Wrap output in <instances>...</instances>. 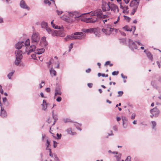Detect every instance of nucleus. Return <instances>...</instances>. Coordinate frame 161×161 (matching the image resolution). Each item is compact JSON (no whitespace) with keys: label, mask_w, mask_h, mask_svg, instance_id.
<instances>
[{"label":"nucleus","mask_w":161,"mask_h":161,"mask_svg":"<svg viewBox=\"0 0 161 161\" xmlns=\"http://www.w3.org/2000/svg\"><path fill=\"white\" fill-rule=\"evenodd\" d=\"M41 25L42 28H44L46 29L48 34H50L53 30L48 27L47 22L44 21L42 22L41 23Z\"/></svg>","instance_id":"11"},{"label":"nucleus","mask_w":161,"mask_h":161,"mask_svg":"<svg viewBox=\"0 0 161 161\" xmlns=\"http://www.w3.org/2000/svg\"><path fill=\"white\" fill-rule=\"evenodd\" d=\"M118 22V21L116 20L113 23L108 24L106 25L105 28L102 29V31L107 35H110L111 33L114 31L115 33H117L118 29H115L114 27Z\"/></svg>","instance_id":"2"},{"label":"nucleus","mask_w":161,"mask_h":161,"mask_svg":"<svg viewBox=\"0 0 161 161\" xmlns=\"http://www.w3.org/2000/svg\"><path fill=\"white\" fill-rule=\"evenodd\" d=\"M57 139H59L61 138V134H58V133H57Z\"/></svg>","instance_id":"44"},{"label":"nucleus","mask_w":161,"mask_h":161,"mask_svg":"<svg viewBox=\"0 0 161 161\" xmlns=\"http://www.w3.org/2000/svg\"><path fill=\"white\" fill-rule=\"evenodd\" d=\"M151 123L152 125V129L153 130H156V128H155V127L156 125V122L154 121H152Z\"/></svg>","instance_id":"29"},{"label":"nucleus","mask_w":161,"mask_h":161,"mask_svg":"<svg viewBox=\"0 0 161 161\" xmlns=\"http://www.w3.org/2000/svg\"><path fill=\"white\" fill-rule=\"evenodd\" d=\"M157 64L158 65L159 68H160L161 67V66L160 65V63L158 61H157Z\"/></svg>","instance_id":"57"},{"label":"nucleus","mask_w":161,"mask_h":161,"mask_svg":"<svg viewBox=\"0 0 161 161\" xmlns=\"http://www.w3.org/2000/svg\"><path fill=\"white\" fill-rule=\"evenodd\" d=\"M56 12L57 13L58 15H60L63 13V12L62 11L59 10H56Z\"/></svg>","instance_id":"37"},{"label":"nucleus","mask_w":161,"mask_h":161,"mask_svg":"<svg viewBox=\"0 0 161 161\" xmlns=\"http://www.w3.org/2000/svg\"><path fill=\"white\" fill-rule=\"evenodd\" d=\"M123 121V125L124 128H126V125H125V121H124V120H123V121Z\"/></svg>","instance_id":"61"},{"label":"nucleus","mask_w":161,"mask_h":161,"mask_svg":"<svg viewBox=\"0 0 161 161\" xmlns=\"http://www.w3.org/2000/svg\"><path fill=\"white\" fill-rule=\"evenodd\" d=\"M53 21L54 20H53L51 22V24L52 27L55 29H59L60 27L58 26H55V25L53 23Z\"/></svg>","instance_id":"28"},{"label":"nucleus","mask_w":161,"mask_h":161,"mask_svg":"<svg viewBox=\"0 0 161 161\" xmlns=\"http://www.w3.org/2000/svg\"><path fill=\"white\" fill-rule=\"evenodd\" d=\"M45 49L43 48H37L35 53L38 54H41L44 52Z\"/></svg>","instance_id":"21"},{"label":"nucleus","mask_w":161,"mask_h":161,"mask_svg":"<svg viewBox=\"0 0 161 161\" xmlns=\"http://www.w3.org/2000/svg\"><path fill=\"white\" fill-rule=\"evenodd\" d=\"M46 137V135L44 134L42 135V140L43 141H44V138Z\"/></svg>","instance_id":"56"},{"label":"nucleus","mask_w":161,"mask_h":161,"mask_svg":"<svg viewBox=\"0 0 161 161\" xmlns=\"http://www.w3.org/2000/svg\"><path fill=\"white\" fill-rule=\"evenodd\" d=\"M44 85V81H42L41 82V83H40L39 84V86H40V88H41Z\"/></svg>","instance_id":"38"},{"label":"nucleus","mask_w":161,"mask_h":161,"mask_svg":"<svg viewBox=\"0 0 161 161\" xmlns=\"http://www.w3.org/2000/svg\"><path fill=\"white\" fill-rule=\"evenodd\" d=\"M49 156L51 157L52 159H50V161H53L52 159H58V157L55 154H53L51 151V149H49Z\"/></svg>","instance_id":"18"},{"label":"nucleus","mask_w":161,"mask_h":161,"mask_svg":"<svg viewBox=\"0 0 161 161\" xmlns=\"http://www.w3.org/2000/svg\"><path fill=\"white\" fill-rule=\"evenodd\" d=\"M93 84L92 83H88L87 84L88 86L90 88H92V86Z\"/></svg>","instance_id":"49"},{"label":"nucleus","mask_w":161,"mask_h":161,"mask_svg":"<svg viewBox=\"0 0 161 161\" xmlns=\"http://www.w3.org/2000/svg\"><path fill=\"white\" fill-rule=\"evenodd\" d=\"M128 42H129V45L130 47L133 49H137V46L135 44V42H134L133 41L129 39Z\"/></svg>","instance_id":"14"},{"label":"nucleus","mask_w":161,"mask_h":161,"mask_svg":"<svg viewBox=\"0 0 161 161\" xmlns=\"http://www.w3.org/2000/svg\"><path fill=\"white\" fill-rule=\"evenodd\" d=\"M137 8V7H136V6H135V7L133 8L132 11L131 12V14H134L135 12L136 11Z\"/></svg>","instance_id":"34"},{"label":"nucleus","mask_w":161,"mask_h":161,"mask_svg":"<svg viewBox=\"0 0 161 161\" xmlns=\"http://www.w3.org/2000/svg\"><path fill=\"white\" fill-rule=\"evenodd\" d=\"M49 145H50V142L48 141V139H47V143L46 144V146L47 147L46 148V150H49V148H48V146Z\"/></svg>","instance_id":"33"},{"label":"nucleus","mask_w":161,"mask_h":161,"mask_svg":"<svg viewBox=\"0 0 161 161\" xmlns=\"http://www.w3.org/2000/svg\"><path fill=\"white\" fill-rule=\"evenodd\" d=\"M61 98L60 97H58L56 99V101L58 102H60L61 101Z\"/></svg>","instance_id":"48"},{"label":"nucleus","mask_w":161,"mask_h":161,"mask_svg":"<svg viewBox=\"0 0 161 161\" xmlns=\"http://www.w3.org/2000/svg\"><path fill=\"white\" fill-rule=\"evenodd\" d=\"M53 146L54 148H55L57 146V143L55 141H53Z\"/></svg>","instance_id":"47"},{"label":"nucleus","mask_w":161,"mask_h":161,"mask_svg":"<svg viewBox=\"0 0 161 161\" xmlns=\"http://www.w3.org/2000/svg\"><path fill=\"white\" fill-rule=\"evenodd\" d=\"M95 30L93 31V32L94 33V34L96 36L98 37H99L100 36V35L99 34V30L98 28H95Z\"/></svg>","instance_id":"24"},{"label":"nucleus","mask_w":161,"mask_h":161,"mask_svg":"<svg viewBox=\"0 0 161 161\" xmlns=\"http://www.w3.org/2000/svg\"><path fill=\"white\" fill-rule=\"evenodd\" d=\"M131 159V157L130 156H128L125 159V161H130Z\"/></svg>","instance_id":"45"},{"label":"nucleus","mask_w":161,"mask_h":161,"mask_svg":"<svg viewBox=\"0 0 161 161\" xmlns=\"http://www.w3.org/2000/svg\"><path fill=\"white\" fill-rule=\"evenodd\" d=\"M50 35L53 36L64 37L65 35V33L64 31L61 30H53Z\"/></svg>","instance_id":"6"},{"label":"nucleus","mask_w":161,"mask_h":161,"mask_svg":"<svg viewBox=\"0 0 161 161\" xmlns=\"http://www.w3.org/2000/svg\"><path fill=\"white\" fill-rule=\"evenodd\" d=\"M136 115L135 114H132L131 116V119H134L135 118Z\"/></svg>","instance_id":"50"},{"label":"nucleus","mask_w":161,"mask_h":161,"mask_svg":"<svg viewBox=\"0 0 161 161\" xmlns=\"http://www.w3.org/2000/svg\"><path fill=\"white\" fill-rule=\"evenodd\" d=\"M45 91L47 92H49L50 91V89L49 88H47L45 89Z\"/></svg>","instance_id":"55"},{"label":"nucleus","mask_w":161,"mask_h":161,"mask_svg":"<svg viewBox=\"0 0 161 161\" xmlns=\"http://www.w3.org/2000/svg\"><path fill=\"white\" fill-rule=\"evenodd\" d=\"M147 55V57L150 60H152L153 59L152 56L151 54V53L149 52H147V53H146Z\"/></svg>","instance_id":"30"},{"label":"nucleus","mask_w":161,"mask_h":161,"mask_svg":"<svg viewBox=\"0 0 161 161\" xmlns=\"http://www.w3.org/2000/svg\"><path fill=\"white\" fill-rule=\"evenodd\" d=\"M40 95L41 96V97H43V98H46V97L44 96L43 93L42 92H41L40 93Z\"/></svg>","instance_id":"52"},{"label":"nucleus","mask_w":161,"mask_h":161,"mask_svg":"<svg viewBox=\"0 0 161 161\" xmlns=\"http://www.w3.org/2000/svg\"><path fill=\"white\" fill-rule=\"evenodd\" d=\"M116 158V160L117 161H119L120 160L121 155L120 154L118 156H115Z\"/></svg>","instance_id":"36"},{"label":"nucleus","mask_w":161,"mask_h":161,"mask_svg":"<svg viewBox=\"0 0 161 161\" xmlns=\"http://www.w3.org/2000/svg\"><path fill=\"white\" fill-rule=\"evenodd\" d=\"M110 4V2H106L105 1H103L101 6L102 11L103 12L108 11L107 12H109ZM109 12L112 14V16L110 17H111L113 16L112 14L110 12Z\"/></svg>","instance_id":"7"},{"label":"nucleus","mask_w":161,"mask_h":161,"mask_svg":"<svg viewBox=\"0 0 161 161\" xmlns=\"http://www.w3.org/2000/svg\"><path fill=\"white\" fill-rule=\"evenodd\" d=\"M73 43H71L70 45L69 46V51L70 52L72 48L73 47Z\"/></svg>","instance_id":"42"},{"label":"nucleus","mask_w":161,"mask_h":161,"mask_svg":"<svg viewBox=\"0 0 161 161\" xmlns=\"http://www.w3.org/2000/svg\"><path fill=\"white\" fill-rule=\"evenodd\" d=\"M123 28L127 31H132V29H134V30L133 31V33H134L135 30H136V27L135 26H132L131 28H130L129 27H128L127 26H125Z\"/></svg>","instance_id":"20"},{"label":"nucleus","mask_w":161,"mask_h":161,"mask_svg":"<svg viewBox=\"0 0 161 161\" xmlns=\"http://www.w3.org/2000/svg\"><path fill=\"white\" fill-rule=\"evenodd\" d=\"M121 76L122 77L123 79H126L127 78L126 76L122 74H121Z\"/></svg>","instance_id":"59"},{"label":"nucleus","mask_w":161,"mask_h":161,"mask_svg":"<svg viewBox=\"0 0 161 161\" xmlns=\"http://www.w3.org/2000/svg\"><path fill=\"white\" fill-rule=\"evenodd\" d=\"M0 92L1 94L3 93V89L2 88V86H1V87H0Z\"/></svg>","instance_id":"60"},{"label":"nucleus","mask_w":161,"mask_h":161,"mask_svg":"<svg viewBox=\"0 0 161 161\" xmlns=\"http://www.w3.org/2000/svg\"><path fill=\"white\" fill-rule=\"evenodd\" d=\"M118 74H119L118 71H114L112 73V75H117Z\"/></svg>","instance_id":"43"},{"label":"nucleus","mask_w":161,"mask_h":161,"mask_svg":"<svg viewBox=\"0 0 161 161\" xmlns=\"http://www.w3.org/2000/svg\"><path fill=\"white\" fill-rule=\"evenodd\" d=\"M31 57L33 58V59H36V55L35 54H33L31 55Z\"/></svg>","instance_id":"53"},{"label":"nucleus","mask_w":161,"mask_h":161,"mask_svg":"<svg viewBox=\"0 0 161 161\" xmlns=\"http://www.w3.org/2000/svg\"><path fill=\"white\" fill-rule=\"evenodd\" d=\"M3 19L2 18L0 17V23H3Z\"/></svg>","instance_id":"62"},{"label":"nucleus","mask_w":161,"mask_h":161,"mask_svg":"<svg viewBox=\"0 0 161 161\" xmlns=\"http://www.w3.org/2000/svg\"><path fill=\"white\" fill-rule=\"evenodd\" d=\"M50 73L52 77H53V76H56V71L55 70L53 69V67H52L51 69L50 70Z\"/></svg>","instance_id":"23"},{"label":"nucleus","mask_w":161,"mask_h":161,"mask_svg":"<svg viewBox=\"0 0 161 161\" xmlns=\"http://www.w3.org/2000/svg\"><path fill=\"white\" fill-rule=\"evenodd\" d=\"M150 112L152 114L150 116L152 118H153V117H156L158 116L159 114V111L156 108H154L150 110Z\"/></svg>","instance_id":"12"},{"label":"nucleus","mask_w":161,"mask_h":161,"mask_svg":"<svg viewBox=\"0 0 161 161\" xmlns=\"http://www.w3.org/2000/svg\"><path fill=\"white\" fill-rule=\"evenodd\" d=\"M109 20V19L108 18V19H104V20H103L102 21H103V22L104 23H105V22H106L107 20Z\"/></svg>","instance_id":"63"},{"label":"nucleus","mask_w":161,"mask_h":161,"mask_svg":"<svg viewBox=\"0 0 161 161\" xmlns=\"http://www.w3.org/2000/svg\"><path fill=\"white\" fill-rule=\"evenodd\" d=\"M69 36L68 35V36H67L64 38V40H65V41H68V40H69Z\"/></svg>","instance_id":"54"},{"label":"nucleus","mask_w":161,"mask_h":161,"mask_svg":"<svg viewBox=\"0 0 161 161\" xmlns=\"http://www.w3.org/2000/svg\"><path fill=\"white\" fill-rule=\"evenodd\" d=\"M14 70H12L11 72L9 73L7 75V76L9 79H11V77L14 74Z\"/></svg>","instance_id":"26"},{"label":"nucleus","mask_w":161,"mask_h":161,"mask_svg":"<svg viewBox=\"0 0 161 161\" xmlns=\"http://www.w3.org/2000/svg\"><path fill=\"white\" fill-rule=\"evenodd\" d=\"M91 71V69L90 68H88L86 70V72L87 73H90Z\"/></svg>","instance_id":"51"},{"label":"nucleus","mask_w":161,"mask_h":161,"mask_svg":"<svg viewBox=\"0 0 161 161\" xmlns=\"http://www.w3.org/2000/svg\"><path fill=\"white\" fill-rule=\"evenodd\" d=\"M83 34V32H77L69 36V40H81L83 39V36L81 35Z\"/></svg>","instance_id":"5"},{"label":"nucleus","mask_w":161,"mask_h":161,"mask_svg":"<svg viewBox=\"0 0 161 161\" xmlns=\"http://www.w3.org/2000/svg\"><path fill=\"white\" fill-rule=\"evenodd\" d=\"M76 12L72 13L67 12L64 15L61 17V18L66 21L70 23L74 21L76 18H80L81 19L83 17V19H81L82 21L87 23H92L97 21V18H105L110 17L112 16L111 14L109 12H107L105 15L102 14V11L100 9L87 13L89 14L91 17L86 18L85 17L86 14H84L81 15H76Z\"/></svg>","instance_id":"1"},{"label":"nucleus","mask_w":161,"mask_h":161,"mask_svg":"<svg viewBox=\"0 0 161 161\" xmlns=\"http://www.w3.org/2000/svg\"><path fill=\"white\" fill-rule=\"evenodd\" d=\"M118 96L120 97L123 95V91H119L118 92Z\"/></svg>","instance_id":"41"},{"label":"nucleus","mask_w":161,"mask_h":161,"mask_svg":"<svg viewBox=\"0 0 161 161\" xmlns=\"http://www.w3.org/2000/svg\"><path fill=\"white\" fill-rule=\"evenodd\" d=\"M40 45L42 46H46L47 44V42L46 41V37L44 36L42 37L40 42L39 43Z\"/></svg>","instance_id":"16"},{"label":"nucleus","mask_w":161,"mask_h":161,"mask_svg":"<svg viewBox=\"0 0 161 161\" xmlns=\"http://www.w3.org/2000/svg\"><path fill=\"white\" fill-rule=\"evenodd\" d=\"M124 1L126 4H127L129 2L130 0H124Z\"/></svg>","instance_id":"58"},{"label":"nucleus","mask_w":161,"mask_h":161,"mask_svg":"<svg viewBox=\"0 0 161 161\" xmlns=\"http://www.w3.org/2000/svg\"><path fill=\"white\" fill-rule=\"evenodd\" d=\"M3 103L4 104H5V103H7V104L6 105L8 106V102H7V99L6 98V97H3Z\"/></svg>","instance_id":"32"},{"label":"nucleus","mask_w":161,"mask_h":161,"mask_svg":"<svg viewBox=\"0 0 161 161\" xmlns=\"http://www.w3.org/2000/svg\"><path fill=\"white\" fill-rule=\"evenodd\" d=\"M44 2L45 4H47L48 5H50L51 3L48 0H44Z\"/></svg>","instance_id":"35"},{"label":"nucleus","mask_w":161,"mask_h":161,"mask_svg":"<svg viewBox=\"0 0 161 161\" xmlns=\"http://www.w3.org/2000/svg\"><path fill=\"white\" fill-rule=\"evenodd\" d=\"M102 76H103V77H107L108 76V75H105L104 74H102Z\"/></svg>","instance_id":"64"},{"label":"nucleus","mask_w":161,"mask_h":161,"mask_svg":"<svg viewBox=\"0 0 161 161\" xmlns=\"http://www.w3.org/2000/svg\"><path fill=\"white\" fill-rule=\"evenodd\" d=\"M54 63V59L53 58H51L49 62L47 63L48 66H49L50 65L53 64Z\"/></svg>","instance_id":"31"},{"label":"nucleus","mask_w":161,"mask_h":161,"mask_svg":"<svg viewBox=\"0 0 161 161\" xmlns=\"http://www.w3.org/2000/svg\"><path fill=\"white\" fill-rule=\"evenodd\" d=\"M67 131L68 134L71 135H74L76 134L75 132H72L71 128L68 129L67 130Z\"/></svg>","instance_id":"25"},{"label":"nucleus","mask_w":161,"mask_h":161,"mask_svg":"<svg viewBox=\"0 0 161 161\" xmlns=\"http://www.w3.org/2000/svg\"><path fill=\"white\" fill-rule=\"evenodd\" d=\"M24 45H25V47L30 45V40L29 39H27L25 42L22 41H20L18 42L15 45V47L16 49L19 50L24 46Z\"/></svg>","instance_id":"8"},{"label":"nucleus","mask_w":161,"mask_h":161,"mask_svg":"<svg viewBox=\"0 0 161 161\" xmlns=\"http://www.w3.org/2000/svg\"><path fill=\"white\" fill-rule=\"evenodd\" d=\"M112 11L115 14H117L119 12V8L118 6L113 3L110 2L109 10Z\"/></svg>","instance_id":"10"},{"label":"nucleus","mask_w":161,"mask_h":161,"mask_svg":"<svg viewBox=\"0 0 161 161\" xmlns=\"http://www.w3.org/2000/svg\"><path fill=\"white\" fill-rule=\"evenodd\" d=\"M40 41V36L38 32H34L31 36V43L36 45H38Z\"/></svg>","instance_id":"4"},{"label":"nucleus","mask_w":161,"mask_h":161,"mask_svg":"<svg viewBox=\"0 0 161 161\" xmlns=\"http://www.w3.org/2000/svg\"><path fill=\"white\" fill-rule=\"evenodd\" d=\"M20 7L22 9H25L27 10H30V8L28 6L24 0H21L19 2Z\"/></svg>","instance_id":"13"},{"label":"nucleus","mask_w":161,"mask_h":161,"mask_svg":"<svg viewBox=\"0 0 161 161\" xmlns=\"http://www.w3.org/2000/svg\"><path fill=\"white\" fill-rule=\"evenodd\" d=\"M53 118H49L48 119L47 122L49 124L51 123L53 121V123L52 125H53L55 124L56 120L57 119V118L55 115H54L53 112Z\"/></svg>","instance_id":"15"},{"label":"nucleus","mask_w":161,"mask_h":161,"mask_svg":"<svg viewBox=\"0 0 161 161\" xmlns=\"http://www.w3.org/2000/svg\"><path fill=\"white\" fill-rule=\"evenodd\" d=\"M140 0H132L130 3V6H133V5L136 6L137 7L139 3Z\"/></svg>","instance_id":"17"},{"label":"nucleus","mask_w":161,"mask_h":161,"mask_svg":"<svg viewBox=\"0 0 161 161\" xmlns=\"http://www.w3.org/2000/svg\"><path fill=\"white\" fill-rule=\"evenodd\" d=\"M61 92L59 89H56L55 90V96L57 95H61Z\"/></svg>","instance_id":"27"},{"label":"nucleus","mask_w":161,"mask_h":161,"mask_svg":"<svg viewBox=\"0 0 161 161\" xmlns=\"http://www.w3.org/2000/svg\"><path fill=\"white\" fill-rule=\"evenodd\" d=\"M15 59L14 63L16 66H19L23 58L22 52L21 50H17L15 51Z\"/></svg>","instance_id":"3"},{"label":"nucleus","mask_w":161,"mask_h":161,"mask_svg":"<svg viewBox=\"0 0 161 161\" xmlns=\"http://www.w3.org/2000/svg\"><path fill=\"white\" fill-rule=\"evenodd\" d=\"M49 104L47 103L46 101L45 100H43V102L42 104V109L43 110H46Z\"/></svg>","instance_id":"19"},{"label":"nucleus","mask_w":161,"mask_h":161,"mask_svg":"<svg viewBox=\"0 0 161 161\" xmlns=\"http://www.w3.org/2000/svg\"><path fill=\"white\" fill-rule=\"evenodd\" d=\"M57 65L55 67L57 68H59V63L58 61H57V62L55 64Z\"/></svg>","instance_id":"46"},{"label":"nucleus","mask_w":161,"mask_h":161,"mask_svg":"<svg viewBox=\"0 0 161 161\" xmlns=\"http://www.w3.org/2000/svg\"><path fill=\"white\" fill-rule=\"evenodd\" d=\"M95 30V28H92L87 29H82V31H83V32L87 33H92L93 32V31Z\"/></svg>","instance_id":"22"},{"label":"nucleus","mask_w":161,"mask_h":161,"mask_svg":"<svg viewBox=\"0 0 161 161\" xmlns=\"http://www.w3.org/2000/svg\"><path fill=\"white\" fill-rule=\"evenodd\" d=\"M128 9V7L127 6H124V10H123V12H128V11H127V10Z\"/></svg>","instance_id":"39"},{"label":"nucleus","mask_w":161,"mask_h":161,"mask_svg":"<svg viewBox=\"0 0 161 161\" xmlns=\"http://www.w3.org/2000/svg\"><path fill=\"white\" fill-rule=\"evenodd\" d=\"M38 46V45H36V44H33L30 46L29 45L26 46V52L27 53V54L29 55L30 53L35 51Z\"/></svg>","instance_id":"9"},{"label":"nucleus","mask_w":161,"mask_h":161,"mask_svg":"<svg viewBox=\"0 0 161 161\" xmlns=\"http://www.w3.org/2000/svg\"><path fill=\"white\" fill-rule=\"evenodd\" d=\"M152 85L153 86V87L156 89H157L158 88V86L157 85H156L155 82H152L151 83Z\"/></svg>","instance_id":"40"}]
</instances>
